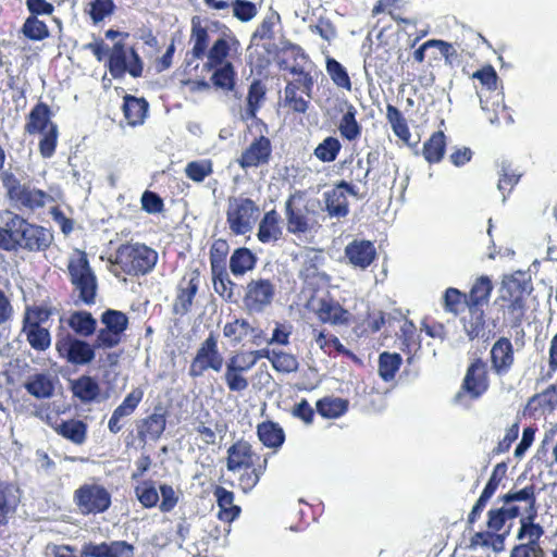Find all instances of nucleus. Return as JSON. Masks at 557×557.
<instances>
[{
  "label": "nucleus",
  "mask_w": 557,
  "mask_h": 557,
  "mask_svg": "<svg viewBox=\"0 0 557 557\" xmlns=\"http://www.w3.org/2000/svg\"><path fill=\"white\" fill-rule=\"evenodd\" d=\"M260 456L257 455L251 445L246 441H237L227 449L226 468L231 472L242 469L249 470L257 465Z\"/></svg>",
  "instance_id": "nucleus-15"
},
{
  "label": "nucleus",
  "mask_w": 557,
  "mask_h": 557,
  "mask_svg": "<svg viewBox=\"0 0 557 557\" xmlns=\"http://www.w3.org/2000/svg\"><path fill=\"white\" fill-rule=\"evenodd\" d=\"M157 261V251L139 243L121 245L115 252V264L128 275H145L154 268Z\"/></svg>",
  "instance_id": "nucleus-2"
},
{
  "label": "nucleus",
  "mask_w": 557,
  "mask_h": 557,
  "mask_svg": "<svg viewBox=\"0 0 557 557\" xmlns=\"http://www.w3.org/2000/svg\"><path fill=\"white\" fill-rule=\"evenodd\" d=\"M280 21V15L271 13L267 15L252 34V39H271L274 35V26Z\"/></svg>",
  "instance_id": "nucleus-63"
},
{
  "label": "nucleus",
  "mask_w": 557,
  "mask_h": 557,
  "mask_svg": "<svg viewBox=\"0 0 557 557\" xmlns=\"http://www.w3.org/2000/svg\"><path fill=\"white\" fill-rule=\"evenodd\" d=\"M265 88L260 81H253L249 87L247 95V103L245 110L240 113L242 120H252L256 117L258 110L264 100Z\"/></svg>",
  "instance_id": "nucleus-36"
},
{
  "label": "nucleus",
  "mask_w": 557,
  "mask_h": 557,
  "mask_svg": "<svg viewBox=\"0 0 557 557\" xmlns=\"http://www.w3.org/2000/svg\"><path fill=\"white\" fill-rule=\"evenodd\" d=\"M72 392L83 403H90L99 396L100 388L92 377L84 375L72 382Z\"/></svg>",
  "instance_id": "nucleus-41"
},
{
  "label": "nucleus",
  "mask_w": 557,
  "mask_h": 557,
  "mask_svg": "<svg viewBox=\"0 0 557 557\" xmlns=\"http://www.w3.org/2000/svg\"><path fill=\"white\" fill-rule=\"evenodd\" d=\"M326 71L335 85L347 90L351 89V82L348 73L338 61L335 59H327Z\"/></svg>",
  "instance_id": "nucleus-53"
},
{
  "label": "nucleus",
  "mask_w": 557,
  "mask_h": 557,
  "mask_svg": "<svg viewBox=\"0 0 557 557\" xmlns=\"http://www.w3.org/2000/svg\"><path fill=\"white\" fill-rule=\"evenodd\" d=\"M109 72L114 78H122L125 73L133 77L143 74V61L133 48H126L123 44L116 42L111 49L109 57Z\"/></svg>",
  "instance_id": "nucleus-6"
},
{
  "label": "nucleus",
  "mask_w": 557,
  "mask_h": 557,
  "mask_svg": "<svg viewBox=\"0 0 557 557\" xmlns=\"http://www.w3.org/2000/svg\"><path fill=\"white\" fill-rule=\"evenodd\" d=\"M245 372L247 367L242 364L239 355H233L227 359L223 380L231 392L239 393L248 388L249 381L244 375Z\"/></svg>",
  "instance_id": "nucleus-22"
},
{
  "label": "nucleus",
  "mask_w": 557,
  "mask_h": 557,
  "mask_svg": "<svg viewBox=\"0 0 557 557\" xmlns=\"http://www.w3.org/2000/svg\"><path fill=\"white\" fill-rule=\"evenodd\" d=\"M8 220L0 227V248L7 251L46 252L53 244L50 228L30 223L18 214L7 212Z\"/></svg>",
  "instance_id": "nucleus-1"
},
{
  "label": "nucleus",
  "mask_w": 557,
  "mask_h": 557,
  "mask_svg": "<svg viewBox=\"0 0 557 557\" xmlns=\"http://www.w3.org/2000/svg\"><path fill=\"white\" fill-rule=\"evenodd\" d=\"M211 272L214 290L221 296H226L231 298L233 294V287L235 286V284L230 280L225 269H221V271L216 269V271Z\"/></svg>",
  "instance_id": "nucleus-60"
},
{
  "label": "nucleus",
  "mask_w": 557,
  "mask_h": 557,
  "mask_svg": "<svg viewBox=\"0 0 557 557\" xmlns=\"http://www.w3.org/2000/svg\"><path fill=\"white\" fill-rule=\"evenodd\" d=\"M271 141L264 136L256 138L237 160L242 169L256 168L267 164L271 157Z\"/></svg>",
  "instance_id": "nucleus-17"
},
{
  "label": "nucleus",
  "mask_w": 557,
  "mask_h": 557,
  "mask_svg": "<svg viewBox=\"0 0 557 557\" xmlns=\"http://www.w3.org/2000/svg\"><path fill=\"white\" fill-rule=\"evenodd\" d=\"M49 195L40 189L23 185L16 195L11 199L18 208H26L28 210H36L45 207Z\"/></svg>",
  "instance_id": "nucleus-29"
},
{
  "label": "nucleus",
  "mask_w": 557,
  "mask_h": 557,
  "mask_svg": "<svg viewBox=\"0 0 557 557\" xmlns=\"http://www.w3.org/2000/svg\"><path fill=\"white\" fill-rule=\"evenodd\" d=\"M71 283L78 293L79 299L86 305L95 302L97 293V278L84 252L69 261L67 265Z\"/></svg>",
  "instance_id": "nucleus-4"
},
{
  "label": "nucleus",
  "mask_w": 557,
  "mask_h": 557,
  "mask_svg": "<svg viewBox=\"0 0 557 557\" xmlns=\"http://www.w3.org/2000/svg\"><path fill=\"white\" fill-rule=\"evenodd\" d=\"M341 148L342 145L339 140L333 136H329L317 146L313 153L322 162H332L337 158Z\"/></svg>",
  "instance_id": "nucleus-50"
},
{
  "label": "nucleus",
  "mask_w": 557,
  "mask_h": 557,
  "mask_svg": "<svg viewBox=\"0 0 557 557\" xmlns=\"http://www.w3.org/2000/svg\"><path fill=\"white\" fill-rule=\"evenodd\" d=\"M490 362L491 370L498 377H503L510 372L515 363V352L509 338L503 336L493 344L490 351Z\"/></svg>",
  "instance_id": "nucleus-13"
},
{
  "label": "nucleus",
  "mask_w": 557,
  "mask_h": 557,
  "mask_svg": "<svg viewBox=\"0 0 557 557\" xmlns=\"http://www.w3.org/2000/svg\"><path fill=\"white\" fill-rule=\"evenodd\" d=\"M271 363L278 372L290 373L298 369L296 357L282 350H272Z\"/></svg>",
  "instance_id": "nucleus-52"
},
{
  "label": "nucleus",
  "mask_w": 557,
  "mask_h": 557,
  "mask_svg": "<svg viewBox=\"0 0 557 557\" xmlns=\"http://www.w3.org/2000/svg\"><path fill=\"white\" fill-rule=\"evenodd\" d=\"M317 408L323 417L335 418L347 410V404L341 398H325L317 403Z\"/></svg>",
  "instance_id": "nucleus-55"
},
{
  "label": "nucleus",
  "mask_w": 557,
  "mask_h": 557,
  "mask_svg": "<svg viewBox=\"0 0 557 557\" xmlns=\"http://www.w3.org/2000/svg\"><path fill=\"white\" fill-rule=\"evenodd\" d=\"M211 79L214 86L225 90H233L235 86V71L232 63L226 62L219 65Z\"/></svg>",
  "instance_id": "nucleus-51"
},
{
  "label": "nucleus",
  "mask_w": 557,
  "mask_h": 557,
  "mask_svg": "<svg viewBox=\"0 0 557 557\" xmlns=\"http://www.w3.org/2000/svg\"><path fill=\"white\" fill-rule=\"evenodd\" d=\"M283 234L281 226V216L275 210H271L264 213L263 218L259 222L257 237L263 243L268 244L276 242Z\"/></svg>",
  "instance_id": "nucleus-28"
},
{
  "label": "nucleus",
  "mask_w": 557,
  "mask_h": 557,
  "mask_svg": "<svg viewBox=\"0 0 557 557\" xmlns=\"http://www.w3.org/2000/svg\"><path fill=\"white\" fill-rule=\"evenodd\" d=\"M256 261V256L248 248H237L231 256L230 270L234 275L240 276L251 271Z\"/></svg>",
  "instance_id": "nucleus-37"
},
{
  "label": "nucleus",
  "mask_w": 557,
  "mask_h": 557,
  "mask_svg": "<svg viewBox=\"0 0 557 557\" xmlns=\"http://www.w3.org/2000/svg\"><path fill=\"white\" fill-rule=\"evenodd\" d=\"M537 401L543 411L553 412L557 407V385L552 384L542 393L534 395L530 404Z\"/></svg>",
  "instance_id": "nucleus-57"
},
{
  "label": "nucleus",
  "mask_w": 557,
  "mask_h": 557,
  "mask_svg": "<svg viewBox=\"0 0 557 557\" xmlns=\"http://www.w3.org/2000/svg\"><path fill=\"white\" fill-rule=\"evenodd\" d=\"M67 323L76 334L84 337L94 334L97 329L96 319L87 311L73 312L70 315Z\"/></svg>",
  "instance_id": "nucleus-40"
},
{
  "label": "nucleus",
  "mask_w": 557,
  "mask_h": 557,
  "mask_svg": "<svg viewBox=\"0 0 557 557\" xmlns=\"http://www.w3.org/2000/svg\"><path fill=\"white\" fill-rule=\"evenodd\" d=\"M233 15L240 22H249L257 15V7L247 0H235L232 3Z\"/></svg>",
  "instance_id": "nucleus-62"
},
{
  "label": "nucleus",
  "mask_w": 557,
  "mask_h": 557,
  "mask_svg": "<svg viewBox=\"0 0 557 557\" xmlns=\"http://www.w3.org/2000/svg\"><path fill=\"white\" fill-rule=\"evenodd\" d=\"M324 210L332 219H343L349 213V205L346 194L336 185L323 193Z\"/></svg>",
  "instance_id": "nucleus-27"
},
{
  "label": "nucleus",
  "mask_w": 557,
  "mask_h": 557,
  "mask_svg": "<svg viewBox=\"0 0 557 557\" xmlns=\"http://www.w3.org/2000/svg\"><path fill=\"white\" fill-rule=\"evenodd\" d=\"M166 420L163 413L153 412L145 421V429L147 434L157 440L164 432Z\"/></svg>",
  "instance_id": "nucleus-64"
},
{
  "label": "nucleus",
  "mask_w": 557,
  "mask_h": 557,
  "mask_svg": "<svg viewBox=\"0 0 557 557\" xmlns=\"http://www.w3.org/2000/svg\"><path fill=\"white\" fill-rule=\"evenodd\" d=\"M268 467V458L264 457L262 462H258L251 467L250 471L245 470L238 478V485L244 493H249L259 483L260 478L264 474Z\"/></svg>",
  "instance_id": "nucleus-45"
},
{
  "label": "nucleus",
  "mask_w": 557,
  "mask_h": 557,
  "mask_svg": "<svg viewBox=\"0 0 557 557\" xmlns=\"http://www.w3.org/2000/svg\"><path fill=\"white\" fill-rule=\"evenodd\" d=\"M238 47L239 41L232 32H223L207 51L205 55L207 58L205 67L212 70L226 63V58L230 55V52L232 50L236 51Z\"/></svg>",
  "instance_id": "nucleus-16"
},
{
  "label": "nucleus",
  "mask_w": 557,
  "mask_h": 557,
  "mask_svg": "<svg viewBox=\"0 0 557 557\" xmlns=\"http://www.w3.org/2000/svg\"><path fill=\"white\" fill-rule=\"evenodd\" d=\"M223 364L224 358L218 347V337L211 332L197 349L189 367V375L199 377L209 369L220 372Z\"/></svg>",
  "instance_id": "nucleus-5"
},
{
  "label": "nucleus",
  "mask_w": 557,
  "mask_h": 557,
  "mask_svg": "<svg viewBox=\"0 0 557 557\" xmlns=\"http://www.w3.org/2000/svg\"><path fill=\"white\" fill-rule=\"evenodd\" d=\"M23 34L32 40H42L49 35L47 25L37 18L29 16L23 25Z\"/></svg>",
  "instance_id": "nucleus-54"
},
{
  "label": "nucleus",
  "mask_w": 557,
  "mask_h": 557,
  "mask_svg": "<svg viewBox=\"0 0 557 557\" xmlns=\"http://www.w3.org/2000/svg\"><path fill=\"white\" fill-rule=\"evenodd\" d=\"M345 258L354 268L367 269L375 259L376 250L370 240L355 239L345 247Z\"/></svg>",
  "instance_id": "nucleus-19"
},
{
  "label": "nucleus",
  "mask_w": 557,
  "mask_h": 557,
  "mask_svg": "<svg viewBox=\"0 0 557 557\" xmlns=\"http://www.w3.org/2000/svg\"><path fill=\"white\" fill-rule=\"evenodd\" d=\"M399 354L382 352L379 357V374L385 381H392L401 364Z\"/></svg>",
  "instance_id": "nucleus-47"
},
{
  "label": "nucleus",
  "mask_w": 557,
  "mask_h": 557,
  "mask_svg": "<svg viewBox=\"0 0 557 557\" xmlns=\"http://www.w3.org/2000/svg\"><path fill=\"white\" fill-rule=\"evenodd\" d=\"M57 375L50 372H40L30 375L24 384L25 389L38 399L50 398L54 394Z\"/></svg>",
  "instance_id": "nucleus-24"
},
{
  "label": "nucleus",
  "mask_w": 557,
  "mask_h": 557,
  "mask_svg": "<svg viewBox=\"0 0 557 557\" xmlns=\"http://www.w3.org/2000/svg\"><path fill=\"white\" fill-rule=\"evenodd\" d=\"M488 388L487 363L481 358L473 360L466 372L461 385V392H465L472 399L479 398Z\"/></svg>",
  "instance_id": "nucleus-11"
},
{
  "label": "nucleus",
  "mask_w": 557,
  "mask_h": 557,
  "mask_svg": "<svg viewBox=\"0 0 557 557\" xmlns=\"http://www.w3.org/2000/svg\"><path fill=\"white\" fill-rule=\"evenodd\" d=\"M213 494L220 508L218 518L228 523L234 521L239 516L240 508L237 505H234L233 492L227 491L222 486H218Z\"/></svg>",
  "instance_id": "nucleus-31"
},
{
  "label": "nucleus",
  "mask_w": 557,
  "mask_h": 557,
  "mask_svg": "<svg viewBox=\"0 0 557 557\" xmlns=\"http://www.w3.org/2000/svg\"><path fill=\"white\" fill-rule=\"evenodd\" d=\"M55 431L72 443L82 445L86 441L87 425L81 420L72 419L58 424Z\"/></svg>",
  "instance_id": "nucleus-38"
},
{
  "label": "nucleus",
  "mask_w": 557,
  "mask_h": 557,
  "mask_svg": "<svg viewBox=\"0 0 557 557\" xmlns=\"http://www.w3.org/2000/svg\"><path fill=\"white\" fill-rule=\"evenodd\" d=\"M536 513L530 512L520 519V528L517 533V540H527L523 545L541 547L540 539L544 535V528L535 523Z\"/></svg>",
  "instance_id": "nucleus-30"
},
{
  "label": "nucleus",
  "mask_w": 557,
  "mask_h": 557,
  "mask_svg": "<svg viewBox=\"0 0 557 557\" xmlns=\"http://www.w3.org/2000/svg\"><path fill=\"white\" fill-rule=\"evenodd\" d=\"M211 173L212 164L209 160L193 161L185 168L186 176L197 183H201Z\"/></svg>",
  "instance_id": "nucleus-56"
},
{
  "label": "nucleus",
  "mask_w": 557,
  "mask_h": 557,
  "mask_svg": "<svg viewBox=\"0 0 557 557\" xmlns=\"http://www.w3.org/2000/svg\"><path fill=\"white\" fill-rule=\"evenodd\" d=\"M228 251V245L225 240L219 239L215 240L210 250V262H211V271H221V269H225L224 259Z\"/></svg>",
  "instance_id": "nucleus-61"
},
{
  "label": "nucleus",
  "mask_w": 557,
  "mask_h": 557,
  "mask_svg": "<svg viewBox=\"0 0 557 557\" xmlns=\"http://www.w3.org/2000/svg\"><path fill=\"white\" fill-rule=\"evenodd\" d=\"M386 119L394 134L401 140L408 141L411 134L403 113L393 104L386 107Z\"/></svg>",
  "instance_id": "nucleus-46"
},
{
  "label": "nucleus",
  "mask_w": 557,
  "mask_h": 557,
  "mask_svg": "<svg viewBox=\"0 0 557 557\" xmlns=\"http://www.w3.org/2000/svg\"><path fill=\"white\" fill-rule=\"evenodd\" d=\"M197 288L198 284L195 278L189 280L185 287L182 286L180 288V293L174 305L176 313L185 314L189 311L193 299L197 293Z\"/></svg>",
  "instance_id": "nucleus-48"
},
{
  "label": "nucleus",
  "mask_w": 557,
  "mask_h": 557,
  "mask_svg": "<svg viewBox=\"0 0 557 557\" xmlns=\"http://www.w3.org/2000/svg\"><path fill=\"white\" fill-rule=\"evenodd\" d=\"M506 288L508 289L511 300L507 307V313L510 315L512 323H520L524 314V299L523 292L527 290L528 282H520L516 276H510L505 281Z\"/></svg>",
  "instance_id": "nucleus-21"
},
{
  "label": "nucleus",
  "mask_w": 557,
  "mask_h": 557,
  "mask_svg": "<svg viewBox=\"0 0 557 557\" xmlns=\"http://www.w3.org/2000/svg\"><path fill=\"white\" fill-rule=\"evenodd\" d=\"M317 314L322 322L331 324H344L349 317V312L339 304L325 299L320 300Z\"/></svg>",
  "instance_id": "nucleus-34"
},
{
  "label": "nucleus",
  "mask_w": 557,
  "mask_h": 557,
  "mask_svg": "<svg viewBox=\"0 0 557 557\" xmlns=\"http://www.w3.org/2000/svg\"><path fill=\"white\" fill-rule=\"evenodd\" d=\"M148 102L144 98L124 97L123 112L131 126L141 125L147 116Z\"/></svg>",
  "instance_id": "nucleus-32"
},
{
  "label": "nucleus",
  "mask_w": 557,
  "mask_h": 557,
  "mask_svg": "<svg viewBox=\"0 0 557 557\" xmlns=\"http://www.w3.org/2000/svg\"><path fill=\"white\" fill-rule=\"evenodd\" d=\"M258 437L268 447L277 448L285 440L283 429L274 422H262L258 425Z\"/></svg>",
  "instance_id": "nucleus-39"
},
{
  "label": "nucleus",
  "mask_w": 557,
  "mask_h": 557,
  "mask_svg": "<svg viewBox=\"0 0 557 557\" xmlns=\"http://www.w3.org/2000/svg\"><path fill=\"white\" fill-rule=\"evenodd\" d=\"M463 330L470 339H474L483 334L485 326L484 311L481 307H469L468 315L463 317Z\"/></svg>",
  "instance_id": "nucleus-42"
},
{
  "label": "nucleus",
  "mask_w": 557,
  "mask_h": 557,
  "mask_svg": "<svg viewBox=\"0 0 557 557\" xmlns=\"http://www.w3.org/2000/svg\"><path fill=\"white\" fill-rule=\"evenodd\" d=\"M492 289L493 285L488 277L481 276L480 278H478L469 293V297L467 300L468 307H481L483 304L487 302Z\"/></svg>",
  "instance_id": "nucleus-44"
},
{
  "label": "nucleus",
  "mask_w": 557,
  "mask_h": 557,
  "mask_svg": "<svg viewBox=\"0 0 557 557\" xmlns=\"http://www.w3.org/2000/svg\"><path fill=\"white\" fill-rule=\"evenodd\" d=\"M86 557H133V546L123 541L111 543H88L83 547Z\"/></svg>",
  "instance_id": "nucleus-25"
},
{
  "label": "nucleus",
  "mask_w": 557,
  "mask_h": 557,
  "mask_svg": "<svg viewBox=\"0 0 557 557\" xmlns=\"http://www.w3.org/2000/svg\"><path fill=\"white\" fill-rule=\"evenodd\" d=\"M259 206L250 198L230 197L226 208V223L232 234L246 235L250 233L260 216Z\"/></svg>",
  "instance_id": "nucleus-3"
},
{
  "label": "nucleus",
  "mask_w": 557,
  "mask_h": 557,
  "mask_svg": "<svg viewBox=\"0 0 557 557\" xmlns=\"http://www.w3.org/2000/svg\"><path fill=\"white\" fill-rule=\"evenodd\" d=\"M23 331L26 333L29 345L39 351L46 350L50 344V333L47 329L41 327L36 321H29V318L25 319Z\"/></svg>",
  "instance_id": "nucleus-35"
},
{
  "label": "nucleus",
  "mask_w": 557,
  "mask_h": 557,
  "mask_svg": "<svg viewBox=\"0 0 557 557\" xmlns=\"http://www.w3.org/2000/svg\"><path fill=\"white\" fill-rule=\"evenodd\" d=\"M342 106L341 111L343 115L337 124L338 132L342 138L350 143L356 141L360 138L362 133V126L356 119L358 111L356 107L348 101H345Z\"/></svg>",
  "instance_id": "nucleus-23"
},
{
  "label": "nucleus",
  "mask_w": 557,
  "mask_h": 557,
  "mask_svg": "<svg viewBox=\"0 0 557 557\" xmlns=\"http://www.w3.org/2000/svg\"><path fill=\"white\" fill-rule=\"evenodd\" d=\"M275 285L268 278H253L246 288L243 306L249 314L261 313L271 306Z\"/></svg>",
  "instance_id": "nucleus-7"
},
{
  "label": "nucleus",
  "mask_w": 557,
  "mask_h": 557,
  "mask_svg": "<svg viewBox=\"0 0 557 557\" xmlns=\"http://www.w3.org/2000/svg\"><path fill=\"white\" fill-rule=\"evenodd\" d=\"M446 137L442 131L435 132L423 145V156L430 163L440 162L444 156Z\"/></svg>",
  "instance_id": "nucleus-43"
},
{
  "label": "nucleus",
  "mask_w": 557,
  "mask_h": 557,
  "mask_svg": "<svg viewBox=\"0 0 557 557\" xmlns=\"http://www.w3.org/2000/svg\"><path fill=\"white\" fill-rule=\"evenodd\" d=\"M50 108L44 103H37L27 116L25 132L33 134H44L51 131V127H58L50 119Z\"/></svg>",
  "instance_id": "nucleus-26"
},
{
  "label": "nucleus",
  "mask_w": 557,
  "mask_h": 557,
  "mask_svg": "<svg viewBox=\"0 0 557 557\" xmlns=\"http://www.w3.org/2000/svg\"><path fill=\"white\" fill-rule=\"evenodd\" d=\"M101 323L109 330L122 336L127 329L128 318L122 311L108 309L101 314Z\"/></svg>",
  "instance_id": "nucleus-49"
},
{
  "label": "nucleus",
  "mask_w": 557,
  "mask_h": 557,
  "mask_svg": "<svg viewBox=\"0 0 557 557\" xmlns=\"http://www.w3.org/2000/svg\"><path fill=\"white\" fill-rule=\"evenodd\" d=\"M136 496L144 507L151 508L159 502V493L152 482H144L137 486Z\"/></svg>",
  "instance_id": "nucleus-58"
},
{
  "label": "nucleus",
  "mask_w": 557,
  "mask_h": 557,
  "mask_svg": "<svg viewBox=\"0 0 557 557\" xmlns=\"http://www.w3.org/2000/svg\"><path fill=\"white\" fill-rule=\"evenodd\" d=\"M223 335L234 345L244 339H248L255 346H261L268 342L263 331L252 326L245 319H235L233 322L226 323L223 327Z\"/></svg>",
  "instance_id": "nucleus-12"
},
{
  "label": "nucleus",
  "mask_w": 557,
  "mask_h": 557,
  "mask_svg": "<svg viewBox=\"0 0 557 557\" xmlns=\"http://www.w3.org/2000/svg\"><path fill=\"white\" fill-rule=\"evenodd\" d=\"M293 200L294 196H289L285 202L287 231L292 234H305L319 226L318 221L309 215L308 209L294 208Z\"/></svg>",
  "instance_id": "nucleus-18"
},
{
  "label": "nucleus",
  "mask_w": 557,
  "mask_h": 557,
  "mask_svg": "<svg viewBox=\"0 0 557 557\" xmlns=\"http://www.w3.org/2000/svg\"><path fill=\"white\" fill-rule=\"evenodd\" d=\"M114 9L115 4L112 0H94L90 2L89 14L94 23H100L111 15Z\"/></svg>",
  "instance_id": "nucleus-59"
},
{
  "label": "nucleus",
  "mask_w": 557,
  "mask_h": 557,
  "mask_svg": "<svg viewBox=\"0 0 557 557\" xmlns=\"http://www.w3.org/2000/svg\"><path fill=\"white\" fill-rule=\"evenodd\" d=\"M94 346L78 338L67 337L57 342V349L62 357L73 364H87L95 358Z\"/></svg>",
  "instance_id": "nucleus-14"
},
{
  "label": "nucleus",
  "mask_w": 557,
  "mask_h": 557,
  "mask_svg": "<svg viewBox=\"0 0 557 557\" xmlns=\"http://www.w3.org/2000/svg\"><path fill=\"white\" fill-rule=\"evenodd\" d=\"M221 27L219 21L194 15L190 20L189 42L193 45L191 55L196 60H202L209 50L210 35Z\"/></svg>",
  "instance_id": "nucleus-9"
},
{
  "label": "nucleus",
  "mask_w": 557,
  "mask_h": 557,
  "mask_svg": "<svg viewBox=\"0 0 557 557\" xmlns=\"http://www.w3.org/2000/svg\"><path fill=\"white\" fill-rule=\"evenodd\" d=\"M299 276L310 285L325 284L330 276L324 270L325 257L322 250L307 248L298 256Z\"/></svg>",
  "instance_id": "nucleus-8"
},
{
  "label": "nucleus",
  "mask_w": 557,
  "mask_h": 557,
  "mask_svg": "<svg viewBox=\"0 0 557 557\" xmlns=\"http://www.w3.org/2000/svg\"><path fill=\"white\" fill-rule=\"evenodd\" d=\"M18 502L17 490L10 484L0 483V525L7 524L14 516Z\"/></svg>",
  "instance_id": "nucleus-33"
},
{
  "label": "nucleus",
  "mask_w": 557,
  "mask_h": 557,
  "mask_svg": "<svg viewBox=\"0 0 557 557\" xmlns=\"http://www.w3.org/2000/svg\"><path fill=\"white\" fill-rule=\"evenodd\" d=\"M75 502L83 513L103 512L111 504L109 492L97 484H86L75 492Z\"/></svg>",
  "instance_id": "nucleus-10"
},
{
  "label": "nucleus",
  "mask_w": 557,
  "mask_h": 557,
  "mask_svg": "<svg viewBox=\"0 0 557 557\" xmlns=\"http://www.w3.org/2000/svg\"><path fill=\"white\" fill-rule=\"evenodd\" d=\"M144 397L141 388L136 387L132 389L121 405H119L108 422V429L111 433L117 434L124 426L122 420L134 413Z\"/></svg>",
  "instance_id": "nucleus-20"
}]
</instances>
